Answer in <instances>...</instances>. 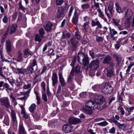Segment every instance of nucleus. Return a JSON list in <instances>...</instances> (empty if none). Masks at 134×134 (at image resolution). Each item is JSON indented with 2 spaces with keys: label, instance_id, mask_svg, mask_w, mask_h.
<instances>
[{
  "label": "nucleus",
  "instance_id": "72a5a7b5",
  "mask_svg": "<svg viewBox=\"0 0 134 134\" xmlns=\"http://www.w3.org/2000/svg\"><path fill=\"white\" fill-rule=\"evenodd\" d=\"M36 107V105L34 104H32L29 108V111L31 113H32Z\"/></svg>",
  "mask_w": 134,
  "mask_h": 134
},
{
  "label": "nucleus",
  "instance_id": "052dcab7",
  "mask_svg": "<svg viewBox=\"0 0 134 134\" xmlns=\"http://www.w3.org/2000/svg\"><path fill=\"white\" fill-rule=\"evenodd\" d=\"M42 98L45 102H46L47 101V97L46 94L45 93H43L42 95Z\"/></svg>",
  "mask_w": 134,
  "mask_h": 134
},
{
  "label": "nucleus",
  "instance_id": "4468645a",
  "mask_svg": "<svg viewBox=\"0 0 134 134\" xmlns=\"http://www.w3.org/2000/svg\"><path fill=\"white\" fill-rule=\"evenodd\" d=\"M53 26V24L49 22H48L45 24L44 27L46 31L48 32H50L52 30Z\"/></svg>",
  "mask_w": 134,
  "mask_h": 134
},
{
  "label": "nucleus",
  "instance_id": "a18cd8bd",
  "mask_svg": "<svg viewBox=\"0 0 134 134\" xmlns=\"http://www.w3.org/2000/svg\"><path fill=\"white\" fill-rule=\"evenodd\" d=\"M56 4L57 5H62L64 2L63 0H56Z\"/></svg>",
  "mask_w": 134,
  "mask_h": 134
},
{
  "label": "nucleus",
  "instance_id": "de8ad7c7",
  "mask_svg": "<svg viewBox=\"0 0 134 134\" xmlns=\"http://www.w3.org/2000/svg\"><path fill=\"white\" fill-rule=\"evenodd\" d=\"M76 57H74L73 58L72 62L71 64H70L72 66V69H73V68L74 70V65L75 63L76 62Z\"/></svg>",
  "mask_w": 134,
  "mask_h": 134
},
{
  "label": "nucleus",
  "instance_id": "1a4fd4ad",
  "mask_svg": "<svg viewBox=\"0 0 134 134\" xmlns=\"http://www.w3.org/2000/svg\"><path fill=\"white\" fill-rule=\"evenodd\" d=\"M52 85L54 87L56 88L57 84L58 83V77L57 75L55 72L53 73L52 77Z\"/></svg>",
  "mask_w": 134,
  "mask_h": 134
},
{
  "label": "nucleus",
  "instance_id": "4be33fe9",
  "mask_svg": "<svg viewBox=\"0 0 134 134\" xmlns=\"http://www.w3.org/2000/svg\"><path fill=\"white\" fill-rule=\"evenodd\" d=\"M71 34L69 32H63L61 38V39L63 40L66 38H69L70 37Z\"/></svg>",
  "mask_w": 134,
  "mask_h": 134
},
{
  "label": "nucleus",
  "instance_id": "f704fd0d",
  "mask_svg": "<svg viewBox=\"0 0 134 134\" xmlns=\"http://www.w3.org/2000/svg\"><path fill=\"white\" fill-rule=\"evenodd\" d=\"M81 67L79 65H77L75 69L74 68V71H75V73L78 74L80 72Z\"/></svg>",
  "mask_w": 134,
  "mask_h": 134
},
{
  "label": "nucleus",
  "instance_id": "c85d7f7f",
  "mask_svg": "<svg viewBox=\"0 0 134 134\" xmlns=\"http://www.w3.org/2000/svg\"><path fill=\"white\" fill-rule=\"evenodd\" d=\"M24 57L25 58H26L29 57H30L31 55V54L29 52L27 49H26L24 51Z\"/></svg>",
  "mask_w": 134,
  "mask_h": 134
},
{
  "label": "nucleus",
  "instance_id": "6e6d98bb",
  "mask_svg": "<svg viewBox=\"0 0 134 134\" xmlns=\"http://www.w3.org/2000/svg\"><path fill=\"white\" fill-rule=\"evenodd\" d=\"M24 118L25 119L28 118L29 117V115L28 114L26 113L25 111H23V112H21Z\"/></svg>",
  "mask_w": 134,
  "mask_h": 134
},
{
  "label": "nucleus",
  "instance_id": "9d476101",
  "mask_svg": "<svg viewBox=\"0 0 134 134\" xmlns=\"http://www.w3.org/2000/svg\"><path fill=\"white\" fill-rule=\"evenodd\" d=\"M80 14L76 10H75L72 19V22L74 24L77 25L79 20V16Z\"/></svg>",
  "mask_w": 134,
  "mask_h": 134
},
{
  "label": "nucleus",
  "instance_id": "412c9836",
  "mask_svg": "<svg viewBox=\"0 0 134 134\" xmlns=\"http://www.w3.org/2000/svg\"><path fill=\"white\" fill-rule=\"evenodd\" d=\"M70 41L73 46L75 48H76L78 44V42L76 40V38L74 37H72L70 40Z\"/></svg>",
  "mask_w": 134,
  "mask_h": 134
},
{
  "label": "nucleus",
  "instance_id": "4d7b16f0",
  "mask_svg": "<svg viewBox=\"0 0 134 134\" xmlns=\"http://www.w3.org/2000/svg\"><path fill=\"white\" fill-rule=\"evenodd\" d=\"M31 85L30 83H28L27 85H25L23 87L24 89H27L30 88L31 87Z\"/></svg>",
  "mask_w": 134,
  "mask_h": 134
},
{
  "label": "nucleus",
  "instance_id": "37998d69",
  "mask_svg": "<svg viewBox=\"0 0 134 134\" xmlns=\"http://www.w3.org/2000/svg\"><path fill=\"white\" fill-rule=\"evenodd\" d=\"M74 9V7L73 6H71V7L69 11V13L68 15V18H70L72 15V13Z\"/></svg>",
  "mask_w": 134,
  "mask_h": 134
},
{
  "label": "nucleus",
  "instance_id": "a211bd4d",
  "mask_svg": "<svg viewBox=\"0 0 134 134\" xmlns=\"http://www.w3.org/2000/svg\"><path fill=\"white\" fill-rule=\"evenodd\" d=\"M11 115L13 121L15 123H16L17 122V120L16 114L15 111L12 110H11Z\"/></svg>",
  "mask_w": 134,
  "mask_h": 134
},
{
  "label": "nucleus",
  "instance_id": "8fccbe9b",
  "mask_svg": "<svg viewBox=\"0 0 134 134\" xmlns=\"http://www.w3.org/2000/svg\"><path fill=\"white\" fill-rule=\"evenodd\" d=\"M117 110H120L121 115H124V114L125 113V111L123 108L119 107L118 108Z\"/></svg>",
  "mask_w": 134,
  "mask_h": 134
},
{
  "label": "nucleus",
  "instance_id": "c756f323",
  "mask_svg": "<svg viewBox=\"0 0 134 134\" xmlns=\"http://www.w3.org/2000/svg\"><path fill=\"white\" fill-rule=\"evenodd\" d=\"M38 63L37 60L35 59H34L32 61L31 66L34 67H36V69L37 70V68Z\"/></svg>",
  "mask_w": 134,
  "mask_h": 134
},
{
  "label": "nucleus",
  "instance_id": "a878e982",
  "mask_svg": "<svg viewBox=\"0 0 134 134\" xmlns=\"http://www.w3.org/2000/svg\"><path fill=\"white\" fill-rule=\"evenodd\" d=\"M115 6L116 10L117 12L119 13H122V10L121 7H120L118 3L116 2L115 3Z\"/></svg>",
  "mask_w": 134,
  "mask_h": 134
},
{
  "label": "nucleus",
  "instance_id": "13d9d810",
  "mask_svg": "<svg viewBox=\"0 0 134 134\" xmlns=\"http://www.w3.org/2000/svg\"><path fill=\"white\" fill-rule=\"evenodd\" d=\"M120 21V19H115L113 20V23L115 26L119 25V24Z\"/></svg>",
  "mask_w": 134,
  "mask_h": 134
},
{
  "label": "nucleus",
  "instance_id": "0e129e2a",
  "mask_svg": "<svg viewBox=\"0 0 134 134\" xmlns=\"http://www.w3.org/2000/svg\"><path fill=\"white\" fill-rule=\"evenodd\" d=\"M115 128L113 127L109 130V132L110 133H114L115 132Z\"/></svg>",
  "mask_w": 134,
  "mask_h": 134
},
{
  "label": "nucleus",
  "instance_id": "2f4dec72",
  "mask_svg": "<svg viewBox=\"0 0 134 134\" xmlns=\"http://www.w3.org/2000/svg\"><path fill=\"white\" fill-rule=\"evenodd\" d=\"M41 86L42 88V92H44L46 90V83L44 81H42L41 83Z\"/></svg>",
  "mask_w": 134,
  "mask_h": 134
},
{
  "label": "nucleus",
  "instance_id": "58836bf2",
  "mask_svg": "<svg viewBox=\"0 0 134 134\" xmlns=\"http://www.w3.org/2000/svg\"><path fill=\"white\" fill-rule=\"evenodd\" d=\"M108 124V122L106 121H104L103 122L97 123V125H99L102 126H105Z\"/></svg>",
  "mask_w": 134,
  "mask_h": 134
},
{
  "label": "nucleus",
  "instance_id": "5701e85b",
  "mask_svg": "<svg viewBox=\"0 0 134 134\" xmlns=\"http://www.w3.org/2000/svg\"><path fill=\"white\" fill-rule=\"evenodd\" d=\"M42 36L37 34L35 37L34 40L38 42L39 43H40L42 40Z\"/></svg>",
  "mask_w": 134,
  "mask_h": 134
},
{
  "label": "nucleus",
  "instance_id": "f03ea898",
  "mask_svg": "<svg viewBox=\"0 0 134 134\" xmlns=\"http://www.w3.org/2000/svg\"><path fill=\"white\" fill-rule=\"evenodd\" d=\"M77 59L81 64H83L85 66L89 64V58L87 56L85 55L82 52H80L78 55Z\"/></svg>",
  "mask_w": 134,
  "mask_h": 134
},
{
  "label": "nucleus",
  "instance_id": "3c124183",
  "mask_svg": "<svg viewBox=\"0 0 134 134\" xmlns=\"http://www.w3.org/2000/svg\"><path fill=\"white\" fill-rule=\"evenodd\" d=\"M48 52L51 55H55L54 49L51 48L49 49Z\"/></svg>",
  "mask_w": 134,
  "mask_h": 134
},
{
  "label": "nucleus",
  "instance_id": "39448f33",
  "mask_svg": "<svg viewBox=\"0 0 134 134\" xmlns=\"http://www.w3.org/2000/svg\"><path fill=\"white\" fill-rule=\"evenodd\" d=\"M99 64V62L97 60H93L89 64V67L91 70H93L97 68Z\"/></svg>",
  "mask_w": 134,
  "mask_h": 134
},
{
  "label": "nucleus",
  "instance_id": "e2e57ef3",
  "mask_svg": "<svg viewBox=\"0 0 134 134\" xmlns=\"http://www.w3.org/2000/svg\"><path fill=\"white\" fill-rule=\"evenodd\" d=\"M89 54L91 56L92 58V59H94L95 58L94 55V53L93 51L92 50L89 51Z\"/></svg>",
  "mask_w": 134,
  "mask_h": 134
},
{
  "label": "nucleus",
  "instance_id": "a19ab883",
  "mask_svg": "<svg viewBox=\"0 0 134 134\" xmlns=\"http://www.w3.org/2000/svg\"><path fill=\"white\" fill-rule=\"evenodd\" d=\"M3 122V123L6 125L8 126L9 125V120L8 116H6L5 117Z\"/></svg>",
  "mask_w": 134,
  "mask_h": 134
},
{
  "label": "nucleus",
  "instance_id": "aec40b11",
  "mask_svg": "<svg viewBox=\"0 0 134 134\" xmlns=\"http://www.w3.org/2000/svg\"><path fill=\"white\" fill-rule=\"evenodd\" d=\"M107 75L108 77L109 78L113 77L114 76V74L111 68H108L107 69Z\"/></svg>",
  "mask_w": 134,
  "mask_h": 134
},
{
  "label": "nucleus",
  "instance_id": "69168bd1",
  "mask_svg": "<svg viewBox=\"0 0 134 134\" xmlns=\"http://www.w3.org/2000/svg\"><path fill=\"white\" fill-rule=\"evenodd\" d=\"M8 19L6 15H4L3 18L2 19V21L4 23H7L8 21Z\"/></svg>",
  "mask_w": 134,
  "mask_h": 134
},
{
  "label": "nucleus",
  "instance_id": "e433bc0d",
  "mask_svg": "<svg viewBox=\"0 0 134 134\" xmlns=\"http://www.w3.org/2000/svg\"><path fill=\"white\" fill-rule=\"evenodd\" d=\"M34 67L31 66H29L27 68L28 73L29 74H32L34 71Z\"/></svg>",
  "mask_w": 134,
  "mask_h": 134
},
{
  "label": "nucleus",
  "instance_id": "603ef678",
  "mask_svg": "<svg viewBox=\"0 0 134 134\" xmlns=\"http://www.w3.org/2000/svg\"><path fill=\"white\" fill-rule=\"evenodd\" d=\"M134 65V63H130V64L127 67V69L126 70V72H130V70L131 68V67L133 66Z\"/></svg>",
  "mask_w": 134,
  "mask_h": 134
},
{
  "label": "nucleus",
  "instance_id": "b1692460",
  "mask_svg": "<svg viewBox=\"0 0 134 134\" xmlns=\"http://www.w3.org/2000/svg\"><path fill=\"white\" fill-rule=\"evenodd\" d=\"M133 14V12L132 10L130 9H127V11L125 12V16L126 17H131Z\"/></svg>",
  "mask_w": 134,
  "mask_h": 134
},
{
  "label": "nucleus",
  "instance_id": "5fc2aeb1",
  "mask_svg": "<svg viewBox=\"0 0 134 134\" xmlns=\"http://www.w3.org/2000/svg\"><path fill=\"white\" fill-rule=\"evenodd\" d=\"M60 83L62 86H64L66 85V83L65 82L64 78L59 80Z\"/></svg>",
  "mask_w": 134,
  "mask_h": 134
},
{
  "label": "nucleus",
  "instance_id": "ddd939ff",
  "mask_svg": "<svg viewBox=\"0 0 134 134\" xmlns=\"http://www.w3.org/2000/svg\"><path fill=\"white\" fill-rule=\"evenodd\" d=\"M108 9L111 15H113L114 12V8L113 2L112 1H110L108 2Z\"/></svg>",
  "mask_w": 134,
  "mask_h": 134
},
{
  "label": "nucleus",
  "instance_id": "09e8293b",
  "mask_svg": "<svg viewBox=\"0 0 134 134\" xmlns=\"http://www.w3.org/2000/svg\"><path fill=\"white\" fill-rule=\"evenodd\" d=\"M109 28L110 30V33L111 32L112 33V34L114 35H115L117 34V32L116 31L115 29H111L110 27H109Z\"/></svg>",
  "mask_w": 134,
  "mask_h": 134
},
{
  "label": "nucleus",
  "instance_id": "423d86ee",
  "mask_svg": "<svg viewBox=\"0 0 134 134\" xmlns=\"http://www.w3.org/2000/svg\"><path fill=\"white\" fill-rule=\"evenodd\" d=\"M0 101L2 105L5 106L7 109H9L11 108L10 101L7 97L2 98Z\"/></svg>",
  "mask_w": 134,
  "mask_h": 134
},
{
  "label": "nucleus",
  "instance_id": "f257e3e1",
  "mask_svg": "<svg viewBox=\"0 0 134 134\" xmlns=\"http://www.w3.org/2000/svg\"><path fill=\"white\" fill-rule=\"evenodd\" d=\"M93 101L90 100L86 103V105L88 108L101 110L107 107V103L105 102L103 104L105 99L102 95L96 94L93 96Z\"/></svg>",
  "mask_w": 134,
  "mask_h": 134
},
{
  "label": "nucleus",
  "instance_id": "c9c22d12",
  "mask_svg": "<svg viewBox=\"0 0 134 134\" xmlns=\"http://www.w3.org/2000/svg\"><path fill=\"white\" fill-rule=\"evenodd\" d=\"M82 110L85 113L87 114L91 115L92 113V110L86 109L84 108H82Z\"/></svg>",
  "mask_w": 134,
  "mask_h": 134
},
{
  "label": "nucleus",
  "instance_id": "49530a36",
  "mask_svg": "<svg viewBox=\"0 0 134 134\" xmlns=\"http://www.w3.org/2000/svg\"><path fill=\"white\" fill-rule=\"evenodd\" d=\"M127 127V125L126 124H120L119 126V128L123 130H125Z\"/></svg>",
  "mask_w": 134,
  "mask_h": 134
},
{
  "label": "nucleus",
  "instance_id": "774afa93",
  "mask_svg": "<svg viewBox=\"0 0 134 134\" xmlns=\"http://www.w3.org/2000/svg\"><path fill=\"white\" fill-rule=\"evenodd\" d=\"M134 109V106L130 107V108H127V110L129 112L131 113L132 112L133 109Z\"/></svg>",
  "mask_w": 134,
  "mask_h": 134
},
{
  "label": "nucleus",
  "instance_id": "680f3d73",
  "mask_svg": "<svg viewBox=\"0 0 134 134\" xmlns=\"http://www.w3.org/2000/svg\"><path fill=\"white\" fill-rule=\"evenodd\" d=\"M31 91V89H29L28 90L25 92H24V96H25L27 97V98L29 96V93H30V92Z\"/></svg>",
  "mask_w": 134,
  "mask_h": 134
},
{
  "label": "nucleus",
  "instance_id": "bb28decb",
  "mask_svg": "<svg viewBox=\"0 0 134 134\" xmlns=\"http://www.w3.org/2000/svg\"><path fill=\"white\" fill-rule=\"evenodd\" d=\"M23 58L22 54L20 52H18V56L16 60L18 62H21L22 61Z\"/></svg>",
  "mask_w": 134,
  "mask_h": 134
},
{
  "label": "nucleus",
  "instance_id": "393cba45",
  "mask_svg": "<svg viewBox=\"0 0 134 134\" xmlns=\"http://www.w3.org/2000/svg\"><path fill=\"white\" fill-rule=\"evenodd\" d=\"M17 27V25L15 24H13L10 29V34H12L16 30V28Z\"/></svg>",
  "mask_w": 134,
  "mask_h": 134
},
{
  "label": "nucleus",
  "instance_id": "0eeeda50",
  "mask_svg": "<svg viewBox=\"0 0 134 134\" xmlns=\"http://www.w3.org/2000/svg\"><path fill=\"white\" fill-rule=\"evenodd\" d=\"M73 129V126L70 124H65L64 125L63 127V130L66 133H70L71 132Z\"/></svg>",
  "mask_w": 134,
  "mask_h": 134
},
{
  "label": "nucleus",
  "instance_id": "c03bdc74",
  "mask_svg": "<svg viewBox=\"0 0 134 134\" xmlns=\"http://www.w3.org/2000/svg\"><path fill=\"white\" fill-rule=\"evenodd\" d=\"M45 32L43 28H41L39 30V33L41 36H42L43 37V35H44L45 34Z\"/></svg>",
  "mask_w": 134,
  "mask_h": 134
},
{
  "label": "nucleus",
  "instance_id": "4c0bfd02",
  "mask_svg": "<svg viewBox=\"0 0 134 134\" xmlns=\"http://www.w3.org/2000/svg\"><path fill=\"white\" fill-rule=\"evenodd\" d=\"M96 41L98 42H100L104 40V38L102 36H99L97 35H96Z\"/></svg>",
  "mask_w": 134,
  "mask_h": 134
},
{
  "label": "nucleus",
  "instance_id": "9b49d317",
  "mask_svg": "<svg viewBox=\"0 0 134 134\" xmlns=\"http://www.w3.org/2000/svg\"><path fill=\"white\" fill-rule=\"evenodd\" d=\"M69 122L71 124H76L80 123L81 122V121L79 119L72 117L69 119Z\"/></svg>",
  "mask_w": 134,
  "mask_h": 134
},
{
  "label": "nucleus",
  "instance_id": "20e7f679",
  "mask_svg": "<svg viewBox=\"0 0 134 134\" xmlns=\"http://www.w3.org/2000/svg\"><path fill=\"white\" fill-rule=\"evenodd\" d=\"M74 71L73 68L71 70L69 76L67 78V82L69 84V87L72 89H73L75 87L73 82L74 76Z\"/></svg>",
  "mask_w": 134,
  "mask_h": 134
},
{
  "label": "nucleus",
  "instance_id": "cd10ccee",
  "mask_svg": "<svg viewBox=\"0 0 134 134\" xmlns=\"http://www.w3.org/2000/svg\"><path fill=\"white\" fill-rule=\"evenodd\" d=\"M114 56L116 58V61L118 62L117 64H119L121 60L120 55L117 54H115L114 55Z\"/></svg>",
  "mask_w": 134,
  "mask_h": 134
},
{
  "label": "nucleus",
  "instance_id": "6e6552de",
  "mask_svg": "<svg viewBox=\"0 0 134 134\" xmlns=\"http://www.w3.org/2000/svg\"><path fill=\"white\" fill-rule=\"evenodd\" d=\"M111 57L108 55L104 58L103 61V63L104 64H110L111 67L113 68L115 65V64L113 63V62L111 61Z\"/></svg>",
  "mask_w": 134,
  "mask_h": 134
},
{
  "label": "nucleus",
  "instance_id": "7c9ffc66",
  "mask_svg": "<svg viewBox=\"0 0 134 134\" xmlns=\"http://www.w3.org/2000/svg\"><path fill=\"white\" fill-rule=\"evenodd\" d=\"M90 5L89 3H85L81 5L82 9L83 10L88 9L90 7Z\"/></svg>",
  "mask_w": 134,
  "mask_h": 134
},
{
  "label": "nucleus",
  "instance_id": "79ce46f5",
  "mask_svg": "<svg viewBox=\"0 0 134 134\" xmlns=\"http://www.w3.org/2000/svg\"><path fill=\"white\" fill-rule=\"evenodd\" d=\"M55 125L56 123L54 122L50 121L48 122V126L49 127L54 128Z\"/></svg>",
  "mask_w": 134,
  "mask_h": 134
},
{
  "label": "nucleus",
  "instance_id": "bf43d9fd",
  "mask_svg": "<svg viewBox=\"0 0 134 134\" xmlns=\"http://www.w3.org/2000/svg\"><path fill=\"white\" fill-rule=\"evenodd\" d=\"M112 122L114 123L117 126L119 127L120 125V123L117 120L115 119H113L112 120Z\"/></svg>",
  "mask_w": 134,
  "mask_h": 134
},
{
  "label": "nucleus",
  "instance_id": "dca6fc26",
  "mask_svg": "<svg viewBox=\"0 0 134 134\" xmlns=\"http://www.w3.org/2000/svg\"><path fill=\"white\" fill-rule=\"evenodd\" d=\"M19 134H26V131L22 122L20 123L19 125Z\"/></svg>",
  "mask_w": 134,
  "mask_h": 134
},
{
  "label": "nucleus",
  "instance_id": "7ed1b4c3",
  "mask_svg": "<svg viewBox=\"0 0 134 134\" xmlns=\"http://www.w3.org/2000/svg\"><path fill=\"white\" fill-rule=\"evenodd\" d=\"M101 87V91L105 94L111 93L113 90V87L108 82L102 84Z\"/></svg>",
  "mask_w": 134,
  "mask_h": 134
},
{
  "label": "nucleus",
  "instance_id": "f3484780",
  "mask_svg": "<svg viewBox=\"0 0 134 134\" xmlns=\"http://www.w3.org/2000/svg\"><path fill=\"white\" fill-rule=\"evenodd\" d=\"M91 24L92 27L97 26L98 28L101 29L102 27V25L100 24V22L98 20L95 21L94 20H92L91 21Z\"/></svg>",
  "mask_w": 134,
  "mask_h": 134
},
{
  "label": "nucleus",
  "instance_id": "864d4df0",
  "mask_svg": "<svg viewBox=\"0 0 134 134\" xmlns=\"http://www.w3.org/2000/svg\"><path fill=\"white\" fill-rule=\"evenodd\" d=\"M134 65V63H130V64L127 67V69L126 70V72H130V70L131 68V67L133 66Z\"/></svg>",
  "mask_w": 134,
  "mask_h": 134
},
{
  "label": "nucleus",
  "instance_id": "6ab92c4d",
  "mask_svg": "<svg viewBox=\"0 0 134 134\" xmlns=\"http://www.w3.org/2000/svg\"><path fill=\"white\" fill-rule=\"evenodd\" d=\"M6 49L7 52H10L12 51L11 42L9 40H7L6 42Z\"/></svg>",
  "mask_w": 134,
  "mask_h": 134
},
{
  "label": "nucleus",
  "instance_id": "338daca9",
  "mask_svg": "<svg viewBox=\"0 0 134 134\" xmlns=\"http://www.w3.org/2000/svg\"><path fill=\"white\" fill-rule=\"evenodd\" d=\"M83 21L85 22H89L90 17L88 16H86L83 17Z\"/></svg>",
  "mask_w": 134,
  "mask_h": 134
},
{
  "label": "nucleus",
  "instance_id": "2eb2a0df",
  "mask_svg": "<svg viewBox=\"0 0 134 134\" xmlns=\"http://www.w3.org/2000/svg\"><path fill=\"white\" fill-rule=\"evenodd\" d=\"M15 70L17 71L16 73L18 74L24 75L27 71L26 69H24L23 68H15Z\"/></svg>",
  "mask_w": 134,
  "mask_h": 134
},
{
  "label": "nucleus",
  "instance_id": "f8f14e48",
  "mask_svg": "<svg viewBox=\"0 0 134 134\" xmlns=\"http://www.w3.org/2000/svg\"><path fill=\"white\" fill-rule=\"evenodd\" d=\"M64 11V9L63 8H59L57 11L56 15L57 17L59 18L64 16L65 14Z\"/></svg>",
  "mask_w": 134,
  "mask_h": 134
},
{
  "label": "nucleus",
  "instance_id": "473e14b6",
  "mask_svg": "<svg viewBox=\"0 0 134 134\" xmlns=\"http://www.w3.org/2000/svg\"><path fill=\"white\" fill-rule=\"evenodd\" d=\"M100 85L96 84L94 85L92 87L94 91H98L100 90Z\"/></svg>",
  "mask_w": 134,
  "mask_h": 134
},
{
  "label": "nucleus",
  "instance_id": "ea45409f",
  "mask_svg": "<svg viewBox=\"0 0 134 134\" xmlns=\"http://www.w3.org/2000/svg\"><path fill=\"white\" fill-rule=\"evenodd\" d=\"M19 9L25 12V10L26 9V8L24 7L22 5V4L21 1L19 2Z\"/></svg>",
  "mask_w": 134,
  "mask_h": 134
}]
</instances>
